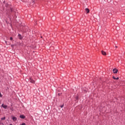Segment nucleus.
I'll return each instance as SVG.
<instances>
[{
    "label": "nucleus",
    "instance_id": "f257e3e1",
    "mask_svg": "<svg viewBox=\"0 0 125 125\" xmlns=\"http://www.w3.org/2000/svg\"><path fill=\"white\" fill-rule=\"evenodd\" d=\"M113 72L114 74H117V73H118V69H117V68H114L113 69Z\"/></svg>",
    "mask_w": 125,
    "mask_h": 125
},
{
    "label": "nucleus",
    "instance_id": "f03ea898",
    "mask_svg": "<svg viewBox=\"0 0 125 125\" xmlns=\"http://www.w3.org/2000/svg\"><path fill=\"white\" fill-rule=\"evenodd\" d=\"M1 107L4 108V109H6V108H7V105H5L4 104H2Z\"/></svg>",
    "mask_w": 125,
    "mask_h": 125
},
{
    "label": "nucleus",
    "instance_id": "7ed1b4c3",
    "mask_svg": "<svg viewBox=\"0 0 125 125\" xmlns=\"http://www.w3.org/2000/svg\"><path fill=\"white\" fill-rule=\"evenodd\" d=\"M29 81L31 83H35V81L32 79V78H30Z\"/></svg>",
    "mask_w": 125,
    "mask_h": 125
},
{
    "label": "nucleus",
    "instance_id": "20e7f679",
    "mask_svg": "<svg viewBox=\"0 0 125 125\" xmlns=\"http://www.w3.org/2000/svg\"><path fill=\"white\" fill-rule=\"evenodd\" d=\"M12 120L14 121V122H16V121H17V118L14 116H13Z\"/></svg>",
    "mask_w": 125,
    "mask_h": 125
},
{
    "label": "nucleus",
    "instance_id": "39448f33",
    "mask_svg": "<svg viewBox=\"0 0 125 125\" xmlns=\"http://www.w3.org/2000/svg\"><path fill=\"white\" fill-rule=\"evenodd\" d=\"M86 13H88L89 12V9L88 8H85V9Z\"/></svg>",
    "mask_w": 125,
    "mask_h": 125
},
{
    "label": "nucleus",
    "instance_id": "423d86ee",
    "mask_svg": "<svg viewBox=\"0 0 125 125\" xmlns=\"http://www.w3.org/2000/svg\"><path fill=\"white\" fill-rule=\"evenodd\" d=\"M102 53L103 55H106V52H105L104 51H102Z\"/></svg>",
    "mask_w": 125,
    "mask_h": 125
},
{
    "label": "nucleus",
    "instance_id": "0eeeda50",
    "mask_svg": "<svg viewBox=\"0 0 125 125\" xmlns=\"http://www.w3.org/2000/svg\"><path fill=\"white\" fill-rule=\"evenodd\" d=\"M20 118H21V119H25V116L23 115H21Z\"/></svg>",
    "mask_w": 125,
    "mask_h": 125
},
{
    "label": "nucleus",
    "instance_id": "6e6552de",
    "mask_svg": "<svg viewBox=\"0 0 125 125\" xmlns=\"http://www.w3.org/2000/svg\"><path fill=\"white\" fill-rule=\"evenodd\" d=\"M113 80H119V78L118 77L116 78V77H115V76L113 77Z\"/></svg>",
    "mask_w": 125,
    "mask_h": 125
},
{
    "label": "nucleus",
    "instance_id": "1a4fd4ad",
    "mask_svg": "<svg viewBox=\"0 0 125 125\" xmlns=\"http://www.w3.org/2000/svg\"><path fill=\"white\" fill-rule=\"evenodd\" d=\"M19 38L20 40H22V36H21V35L19 34Z\"/></svg>",
    "mask_w": 125,
    "mask_h": 125
},
{
    "label": "nucleus",
    "instance_id": "9d476101",
    "mask_svg": "<svg viewBox=\"0 0 125 125\" xmlns=\"http://www.w3.org/2000/svg\"><path fill=\"white\" fill-rule=\"evenodd\" d=\"M1 120L2 121H3V120H5V117H4L1 118Z\"/></svg>",
    "mask_w": 125,
    "mask_h": 125
},
{
    "label": "nucleus",
    "instance_id": "9b49d317",
    "mask_svg": "<svg viewBox=\"0 0 125 125\" xmlns=\"http://www.w3.org/2000/svg\"><path fill=\"white\" fill-rule=\"evenodd\" d=\"M10 41H12L13 40V38L12 37H10Z\"/></svg>",
    "mask_w": 125,
    "mask_h": 125
},
{
    "label": "nucleus",
    "instance_id": "f8f14e48",
    "mask_svg": "<svg viewBox=\"0 0 125 125\" xmlns=\"http://www.w3.org/2000/svg\"><path fill=\"white\" fill-rule=\"evenodd\" d=\"M0 97H2V95H1V93L0 92Z\"/></svg>",
    "mask_w": 125,
    "mask_h": 125
},
{
    "label": "nucleus",
    "instance_id": "ddd939ff",
    "mask_svg": "<svg viewBox=\"0 0 125 125\" xmlns=\"http://www.w3.org/2000/svg\"><path fill=\"white\" fill-rule=\"evenodd\" d=\"M63 107H64V105H62L61 106V108H63Z\"/></svg>",
    "mask_w": 125,
    "mask_h": 125
},
{
    "label": "nucleus",
    "instance_id": "4468645a",
    "mask_svg": "<svg viewBox=\"0 0 125 125\" xmlns=\"http://www.w3.org/2000/svg\"><path fill=\"white\" fill-rule=\"evenodd\" d=\"M115 47L117 48L118 47V46H116Z\"/></svg>",
    "mask_w": 125,
    "mask_h": 125
},
{
    "label": "nucleus",
    "instance_id": "2eb2a0df",
    "mask_svg": "<svg viewBox=\"0 0 125 125\" xmlns=\"http://www.w3.org/2000/svg\"><path fill=\"white\" fill-rule=\"evenodd\" d=\"M58 95H60V94H58Z\"/></svg>",
    "mask_w": 125,
    "mask_h": 125
},
{
    "label": "nucleus",
    "instance_id": "dca6fc26",
    "mask_svg": "<svg viewBox=\"0 0 125 125\" xmlns=\"http://www.w3.org/2000/svg\"><path fill=\"white\" fill-rule=\"evenodd\" d=\"M6 42V43H7V42Z\"/></svg>",
    "mask_w": 125,
    "mask_h": 125
},
{
    "label": "nucleus",
    "instance_id": "f3484780",
    "mask_svg": "<svg viewBox=\"0 0 125 125\" xmlns=\"http://www.w3.org/2000/svg\"><path fill=\"white\" fill-rule=\"evenodd\" d=\"M10 125H12V124H10Z\"/></svg>",
    "mask_w": 125,
    "mask_h": 125
}]
</instances>
